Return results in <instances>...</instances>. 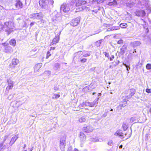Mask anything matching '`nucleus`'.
<instances>
[{
  "label": "nucleus",
  "instance_id": "obj_1",
  "mask_svg": "<svg viewBox=\"0 0 151 151\" xmlns=\"http://www.w3.org/2000/svg\"><path fill=\"white\" fill-rule=\"evenodd\" d=\"M75 5L76 7H78V8L80 9L79 11H81L83 10L85 8V7L83 5H85L86 1L84 0H75Z\"/></svg>",
  "mask_w": 151,
  "mask_h": 151
},
{
  "label": "nucleus",
  "instance_id": "obj_2",
  "mask_svg": "<svg viewBox=\"0 0 151 151\" xmlns=\"http://www.w3.org/2000/svg\"><path fill=\"white\" fill-rule=\"evenodd\" d=\"M2 45L4 46V51L7 53H11L13 51V49L9 45L6 43H2Z\"/></svg>",
  "mask_w": 151,
  "mask_h": 151
},
{
  "label": "nucleus",
  "instance_id": "obj_3",
  "mask_svg": "<svg viewBox=\"0 0 151 151\" xmlns=\"http://www.w3.org/2000/svg\"><path fill=\"white\" fill-rule=\"evenodd\" d=\"M66 137H61L60 143V147L62 151H65V150Z\"/></svg>",
  "mask_w": 151,
  "mask_h": 151
},
{
  "label": "nucleus",
  "instance_id": "obj_4",
  "mask_svg": "<svg viewBox=\"0 0 151 151\" xmlns=\"http://www.w3.org/2000/svg\"><path fill=\"white\" fill-rule=\"evenodd\" d=\"M80 18L77 17L73 19L70 22V24L73 26H76L80 22Z\"/></svg>",
  "mask_w": 151,
  "mask_h": 151
},
{
  "label": "nucleus",
  "instance_id": "obj_5",
  "mask_svg": "<svg viewBox=\"0 0 151 151\" xmlns=\"http://www.w3.org/2000/svg\"><path fill=\"white\" fill-rule=\"evenodd\" d=\"M19 63V60L17 58L13 59L11 63L9 65L10 68H14L15 65H16Z\"/></svg>",
  "mask_w": 151,
  "mask_h": 151
},
{
  "label": "nucleus",
  "instance_id": "obj_6",
  "mask_svg": "<svg viewBox=\"0 0 151 151\" xmlns=\"http://www.w3.org/2000/svg\"><path fill=\"white\" fill-rule=\"evenodd\" d=\"M135 14L138 16L143 17L145 16L146 13L144 10H137L135 12Z\"/></svg>",
  "mask_w": 151,
  "mask_h": 151
},
{
  "label": "nucleus",
  "instance_id": "obj_7",
  "mask_svg": "<svg viewBox=\"0 0 151 151\" xmlns=\"http://www.w3.org/2000/svg\"><path fill=\"white\" fill-rule=\"evenodd\" d=\"M83 130L85 132L89 133L93 130V129L92 127L89 125L84 127L83 128Z\"/></svg>",
  "mask_w": 151,
  "mask_h": 151
},
{
  "label": "nucleus",
  "instance_id": "obj_8",
  "mask_svg": "<svg viewBox=\"0 0 151 151\" xmlns=\"http://www.w3.org/2000/svg\"><path fill=\"white\" fill-rule=\"evenodd\" d=\"M15 6L16 8L17 9H19L23 7V4L20 0H17Z\"/></svg>",
  "mask_w": 151,
  "mask_h": 151
},
{
  "label": "nucleus",
  "instance_id": "obj_9",
  "mask_svg": "<svg viewBox=\"0 0 151 151\" xmlns=\"http://www.w3.org/2000/svg\"><path fill=\"white\" fill-rule=\"evenodd\" d=\"M7 82L8 83V85L6 87V90L9 91V90L12 89L13 88V82L10 80H8Z\"/></svg>",
  "mask_w": 151,
  "mask_h": 151
},
{
  "label": "nucleus",
  "instance_id": "obj_10",
  "mask_svg": "<svg viewBox=\"0 0 151 151\" xmlns=\"http://www.w3.org/2000/svg\"><path fill=\"white\" fill-rule=\"evenodd\" d=\"M114 135L116 136H119V137H122L123 135L124 134L122 132L121 130L119 129L117 130L114 133Z\"/></svg>",
  "mask_w": 151,
  "mask_h": 151
},
{
  "label": "nucleus",
  "instance_id": "obj_11",
  "mask_svg": "<svg viewBox=\"0 0 151 151\" xmlns=\"http://www.w3.org/2000/svg\"><path fill=\"white\" fill-rule=\"evenodd\" d=\"M127 45H123L120 49V53L122 55L124 54L125 52L127 47Z\"/></svg>",
  "mask_w": 151,
  "mask_h": 151
},
{
  "label": "nucleus",
  "instance_id": "obj_12",
  "mask_svg": "<svg viewBox=\"0 0 151 151\" xmlns=\"http://www.w3.org/2000/svg\"><path fill=\"white\" fill-rule=\"evenodd\" d=\"M42 63H39L36 65L34 68V72H37L38 71V70L42 66Z\"/></svg>",
  "mask_w": 151,
  "mask_h": 151
},
{
  "label": "nucleus",
  "instance_id": "obj_13",
  "mask_svg": "<svg viewBox=\"0 0 151 151\" xmlns=\"http://www.w3.org/2000/svg\"><path fill=\"white\" fill-rule=\"evenodd\" d=\"M18 137L17 135H15L11 139L9 143L10 145L12 146L13 144L16 141V140L18 139Z\"/></svg>",
  "mask_w": 151,
  "mask_h": 151
},
{
  "label": "nucleus",
  "instance_id": "obj_14",
  "mask_svg": "<svg viewBox=\"0 0 151 151\" xmlns=\"http://www.w3.org/2000/svg\"><path fill=\"white\" fill-rule=\"evenodd\" d=\"M46 0H40L39 4L40 6L42 7L45 6L46 5Z\"/></svg>",
  "mask_w": 151,
  "mask_h": 151
},
{
  "label": "nucleus",
  "instance_id": "obj_15",
  "mask_svg": "<svg viewBox=\"0 0 151 151\" xmlns=\"http://www.w3.org/2000/svg\"><path fill=\"white\" fill-rule=\"evenodd\" d=\"M128 124L126 122L123 123L122 125V127L124 130L125 131L127 130L128 128Z\"/></svg>",
  "mask_w": 151,
  "mask_h": 151
},
{
  "label": "nucleus",
  "instance_id": "obj_16",
  "mask_svg": "<svg viewBox=\"0 0 151 151\" xmlns=\"http://www.w3.org/2000/svg\"><path fill=\"white\" fill-rule=\"evenodd\" d=\"M60 68V65L58 63H56L54 65L53 69L54 70H58Z\"/></svg>",
  "mask_w": 151,
  "mask_h": 151
},
{
  "label": "nucleus",
  "instance_id": "obj_17",
  "mask_svg": "<svg viewBox=\"0 0 151 151\" xmlns=\"http://www.w3.org/2000/svg\"><path fill=\"white\" fill-rule=\"evenodd\" d=\"M79 137L81 139H86V136L82 132H80V133Z\"/></svg>",
  "mask_w": 151,
  "mask_h": 151
},
{
  "label": "nucleus",
  "instance_id": "obj_18",
  "mask_svg": "<svg viewBox=\"0 0 151 151\" xmlns=\"http://www.w3.org/2000/svg\"><path fill=\"white\" fill-rule=\"evenodd\" d=\"M9 43L11 45L14 47L16 45V41L14 39H12L10 40Z\"/></svg>",
  "mask_w": 151,
  "mask_h": 151
},
{
  "label": "nucleus",
  "instance_id": "obj_19",
  "mask_svg": "<svg viewBox=\"0 0 151 151\" xmlns=\"http://www.w3.org/2000/svg\"><path fill=\"white\" fill-rule=\"evenodd\" d=\"M59 41V38H53L52 42H51V45H53L58 43Z\"/></svg>",
  "mask_w": 151,
  "mask_h": 151
},
{
  "label": "nucleus",
  "instance_id": "obj_20",
  "mask_svg": "<svg viewBox=\"0 0 151 151\" xmlns=\"http://www.w3.org/2000/svg\"><path fill=\"white\" fill-rule=\"evenodd\" d=\"M117 4V1L115 0H114L112 2H110L108 3V4L109 6H112V5H116Z\"/></svg>",
  "mask_w": 151,
  "mask_h": 151
},
{
  "label": "nucleus",
  "instance_id": "obj_21",
  "mask_svg": "<svg viewBox=\"0 0 151 151\" xmlns=\"http://www.w3.org/2000/svg\"><path fill=\"white\" fill-rule=\"evenodd\" d=\"M135 90L133 88L130 89V95L132 96H133L135 93Z\"/></svg>",
  "mask_w": 151,
  "mask_h": 151
},
{
  "label": "nucleus",
  "instance_id": "obj_22",
  "mask_svg": "<svg viewBox=\"0 0 151 151\" xmlns=\"http://www.w3.org/2000/svg\"><path fill=\"white\" fill-rule=\"evenodd\" d=\"M101 0H92V2L93 4H99L101 2Z\"/></svg>",
  "mask_w": 151,
  "mask_h": 151
},
{
  "label": "nucleus",
  "instance_id": "obj_23",
  "mask_svg": "<svg viewBox=\"0 0 151 151\" xmlns=\"http://www.w3.org/2000/svg\"><path fill=\"white\" fill-rule=\"evenodd\" d=\"M86 120V119L83 116L81 117L79 119V122L81 123L85 122Z\"/></svg>",
  "mask_w": 151,
  "mask_h": 151
},
{
  "label": "nucleus",
  "instance_id": "obj_24",
  "mask_svg": "<svg viewBox=\"0 0 151 151\" xmlns=\"http://www.w3.org/2000/svg\"><path fill=\"white\" fill-rule=\"evenodd\" d=\"M120 27L122 28H125L126 27L127 25V24L124 23H121L120 25Z\"/></svg>",
  "mask_w": 151,
  "mask_h": 151
},
{
  "label": "nucleus",
  "instance_id": "obj_25",
  "mask_svg": "<svg viewBox=\"0 0 151 151\" xmlns=\"http://www.w3.org/2000/svg\"><path fill=\"white\" fill-rule=\"evenodd\" d=\"M140 43L138 41L135 42L133 44V47H135L140 45Z\"/></svg>",
  "mask_w": 151,
  "mask_h": 151
},
{
  "label": "nucleus",
  "instance_id": "obj_26",
  "mask_svg": "<svg viewBox=\"0 0 151 151\" xmlns=\"http://www.w3.org/2000/svg\"><path fill=\"white\" fill-rule=\"evenodd\" d=\"M66 7L65 5H62L60 7L61 11H62L65 12H66Z\"/></svg>",
  "mask_w": 151,
  "mask_h": 151
},
{
  "label": "nucleus",
  "instance_id": "obj_27",
  "mask_svg": "<svg viewBox=\"0 0 151 151\" xmlns=\"http://www.w3.org/2000/svg\"><path fill=\"white\" fill-rule=\"evenodd\" d=\"M60 97V95L58 94H54L53 95V96H52V98L53 99H57L59 98Z\"/></svg>",
  "mask_w": 151,
  "mask_h": 151
},
{
  "label": "nucleus",
  "instance_id": "obj_28",
  "mask_svg": "<svg viewBox=\"0 0 151 151\" xmlns=\"http://www.w3.org/2000/svg\"><path fill=\"white\" fill-rule=\"evenodd\" d=\"M146 68L147 70H150L151 69V64L148 63L146 65Z\"/></svg>",
  "mask_w": 151,
  "mask_h": 151
},
{
  "label": "nucleus",
  "instance_id": "obj_29",
  "mask_svg": "<svg viewBox=\"0 0 151 151\" xmlns=\"http://www.w3.org/2000/svg\"><path fill=\"white\" fill-rule=\"evenodd\" d=\"M4 142L0 144V148L1 149H5L6 148L5 145L3 146Z\"/></svg>",
  "mask_w": 151,
  "mask_h": 151
},
{
  "label": "nucleus",
  "instance_id": "obj_30",
  "mask_svg": "<svg viewBox=\"0 0 151 151\" xmlns=\"http://www.w3.org/2000/svg\"><path fill=\"white\" fill-rule=\"evenodd\" d=\"M89 86H87L84 88L83 89V91L85 92V91H87V90H89Z\"/></svg>",
  "mask_w": 151,
  "mask_h": 151
},
{
  "label": "nucleus",
  "instance_id": "obj_31",
  "mask_svg": "<svg viewBox=\"0 0 151 151\" xmlns=\"http://www.w3.org/2000/svg\"><path fill=\"white\" fill-rule=\"evenodd\" d=\"M87 59L86 58H83L80 60V62L82 63H84L87 61Z\"/></svg>",
  "mask_w": 151,
  "mask_h": 151
},
{
  "label": "nucleus",
  "instance_id": "obj_32",
  "mask_svg": "<svg viewBox=\"0 0 151 151\" xmlns=\"http://www.w3.org/2000/svg\"><path fill=\"white\" fill-rule=\"evenodd\" d=\"M123 42V40L122 39H120L117 41V43L119 44H122Z\"/></svg>",
  "mask_w": 151,
  "mask_h": 151
},
{
  "label": "nucleus",
  "instance_id": "obj_33",
  "mask_svg": "<svg viewBox=\"0 0 151 151\" xmlns=\"http://www.w3.org/2000/svg\"><path fill=\"white\" fill-rule=\"evenodd\" d=\"M72 147H70L69 148H68V151H79L78 149L76 148L74 149V150L73 151H72Z\"/></svg>",
  "mask_w": 151,
  "mask_h": 151
},
{
  "label": "nucleus",
  "instance_id": "obj_34",
  "mask_svg": "<svg viewBox=\"0 0 151 151\" xmlns=\"http://www.w3.org/2000/svg\"><path fill=\"white\" fill-rule=\"evenodd\" d=\"M145 91L147 93H151V89L146 88L145 90Z\"/></svg>",
  "mask_w": 151,
  "mask_h": 151
},
{
  "label": "nucleus",
  "instance_id": "obj_35",
  "mask_svg": "<svg viewBox=\"0 0 151 151\" xmlns=\"http://www.w3.org/2000/svg\"><path fill=\"white\" fill-rule=\"evenodd\" d=\"M51 55V54H50V52L49 51H48L47 53V55L46 56V58L47 59Z\"/></svg>",
  "mask_w": 151,
  "mask_h": 151
},
{
  "label": "nucleus",
  "instance_id": "obj_36",
  "mask_svg": "<svg viewBox=\"0 0 151 151\" xmlns=\"http://www.w3.org/2000/svg\"><path fill=\"white\" fill-rule=\"evenodd\" d=\"M108 144L109 145L111 146L113 145V142L112 141H109L108 142Z\"/></svg>",
  "mask_w": 151,
  "mask_h": 151
},
{
  "label": "nucleus",
  "instance_id": "obj_37",
  "mask_svg": "<svg viewBox=\"0 0 151 151\" xmlns=\"http://www.w3.org/2000/svg\"><path fill=\"white\" fill-rule=\"evenodd\" d=\"M104 54L105 56L109 58V54L108 53L106 52H104Z\"/></svg>",
  "mask_w": 151,
  "mask_h": 151
},
{
  "label": "nucleus",
  "instance_id": "obj_38",
  "mask_svg": "<svg viewBox=\"0 0 151 151\" xmlns=\"http://www.w3.org/2000/svg\"><path fill=\"white\" fill-rule=\"evenodd\" d=\"M54 90H55V91H57L59 89V88L58 87L56 86H55L54 87Z\"/></svg>",
  "mask_w": 151,
  "mask_h": 151
},
{
  "label": "nucleus",
  "instance_id": "obj_39",
  "mask_svg": "<svg viewBox=\"0 0 151 151\" xmlns=\"http://www.w3.org/2000/svg\"><path fill=\"white\" fill-rule=\"evenodd\" d=\"M114 58V55H112L111 57L109 58L110 60V61H112Z\"/></svg>",
  "mask_w": 151,
  "mask_h": 151
},
{
  "label": "nucleus",
  "instance_id": "obj_40",
  "mask_svg": "<svg viewBox=\"0 0 151 151\" xmlns=\"http://www.w3.org/2000/svg\"><path fill=\"white\" fill-rule=\"evenodd\" d=\"M35 24L34 22H32L30 24V26L31 27H32Z\"/></svg>",
  "mask_w": 151,
  "mask_h": 151
},
{
  "label": "nucleus",
  "instance_id": "obj_41",
  "mask_svg": "<svg viewBox=\"0 0 151 151\" xmlns=\"http://www.w3.org/2000/svg\"><path fill=\"white\" fill-rule=\"evenodd\" d=\"M32 149L31 148H28V151H32Z\"/></svg>",
  "mask_w": 151,
  "mask_h": 151
},
{
  "label": "nucleus",
  "instance_id": "obj_42",
  "mask_svg": "<svg viewBox=\"0 0 151 151\" xmlns=\"http://www.w3.org/2000/svg\"><path fill=\"white\" fill-rule=\"evenodd\" d=\"M55 49V47H51L50 50H54Z\"/></svg>",
  "mask_w": 151,
  "mask_h": 151
},
{
  "label": "nucleus",
  "instance_id": "obj_43",
  "mask_svg": "<svg viewBox=\"0 0 151 151\" xmlns=\"http://www.w3.org/2000/svg\"><path fill=\"white\" fill-rule=\"evenodd\" d=\"M96 44L97 43H99V44H101V42L100 41V40H99V41H98L96 43Z\"/></svg>",
  "mask_w": 151,
  "mask_h": 151
},
{
  "label": "nucleus",
  "instance_id": "obj_44",
  "mask_svg": "<svg viewBox=\"0 0 151 151\" xmlns=\"http://www.w3.org/2000/svg\"><path fill=\"white\" fill-rule=\"evenodd\" d=\"M89 55L86 54L85 55H83V56L84 57H86L88 56Z\"/></svg>",
  "mask_w": 151,
  "mask_h": 151
},
{
  "label": "nucleus",
  "instance_id": "obj_45",
  "mask_svg": "<svg viewBox=\"0 0 151 151\" xmlns=\"http://www.w3.org/2000/svg\"><path fill=\"white\" fill-rule=\"evenodd\" d=\"M12 23L11 22H8L7 23V24L8 25H11V24Z\"/></svg>",
  "mask_w": 151,
  "mask_h": 151
},
{
  "label": "nucleus",
  "instance_id": "obj_46",
  "mask_svg": "<svg viewBox=\"0 0 151 151\" xmlns=\"http://www.w3.org/2000/svg\"><path fill=\"white\" fill-rule=\"evenodd\" d=\"M122 145H121L119 147V148L121 149L122 148Z\"/></svg>",
  "mask_w": 151,
  "mask_h": 151
},
{
  "label": "nucleus",
  "instance_id": "obj_47",
  "mask_svg": "<svg viewBox=\"0 0 151 151\" xmlns=\"http://www.w3.org/2000/svg\"><path fill=\"white\" fill-rule=\"evenodd\" d=\"M26 147V144H24V147H23V148L24 149H25V148Z\"/></svg>",
  "mask_w": 151,
  "mask_h": 151
},
{
  "label": "nucleus",
  "instance_id": "obj_48",
  "mask_svg": "<svg viewBox=\"0 0 151 151\" xmlns=\"http://www.w3.org/2000/svg\"><path fill=\"white\" fill-rule=\"evenodd\" d=\"M111 36V35H107V36H106L105 37H110Z\"/></svg>",
  "mask_w": 151,
  "mask_h": 151
},
{
  "label": "nucleus",
  "instance_id": "obj_49",
  "mask_svg": "<svg viewBox=\"0 0 151 151\" xmlns=\"http://www.w3.org/2000/svg\"><path fill=\"white\" fill-rule=\"evenodd\" d=\"M10 34V32H7V35H9Z\"/></svg>",
  "mask_w": 151,
  "mask_h": 151
},
{
  "label": "nucleus",
  "instance_id": "obj_50",
  "mask_svg": "<svg viewBox=\"0 0 151 151\" xmlns=\"http://www.w3.org/2000/svg\"><path fill=\"white\" fill-rule=\"evenodd\" d=\"M5 139L4 140V141L6 139L7 137V136H5Z\"/></svg>",
  "mask_w": 151,
  "mask_h": 151
},
{
  "label": "nucleus",
  "instance_id": "obj_51",
  "mask_svg": "<svg viewBox=\"0 0 151 151\" xmlns=\"http://www.w3.org/2000/svg\"><path fill=\"white\" fill-rule=\"evenodd\" d=\"M149 12H151V9H149Z\"/></svg>",
  "mask_w": 151,
  "mask_h": 151
},
{
  "label": "nucleus",
  "instance_id": "obj_52",
  "mask_svg": "<svg viewBox=\"0 0 151 151\" xmlns=\"http://www.w3.org/2000/svg\"><path fill=\"white\" fill-rule=\"evenodd\" d=\"M149 111H150V113H151V107Z\"/></svg>",
  "mask_w": 151,
  "mask_h": 151
},
{
  "label": "nucleus",
  "instance_id": "obj_53",
  "mask_svg": "<svg viewBox=\"0 0 151 151\" xmlns=\"http://www.w3.org/2000/svg\"><path fill=\"white\" fill-rule=\"evenodd\" d=\"M49 73L50 74L51 73V72L50 71H48Z\"/></svg>",
  "mask_w": 151,
  "mask_h": 151
},
{
  "label": "nucleus",
  "instance_id": "obj_54",
  "mask_svg": "<svg viewBox=\"0 0 151 151\" xmlns=\"http://www.w3.org/2000/svg\"><path fill=\"white\" fill-rule=\"evenodd\" d=\"M111 67H112V66H111V65H110V68H111Z\"/></svg>",
  "mask_w": 151,
  "mask_h": 151
},
{
  "label": "nucleus",
  "instance_id": "obj_55",
  "mask_svg": "<svg viewBox=\"0 0 151 151\" xmlns=\"http://www.w3.org/2000/svg\"><path fill=\"white\" fill-rule=\"evenodd\" d=\"M95 93H93V95Z\"/></svg>",
  "mask_w": 151,
  "mask_h": 151
},
{
  "label": "nucleus",
  "instance_id": "obj_56",
  "mask_svg": "<svg viewBox=\"0 0 151 151\" xmlns=\"http://www.w3.org/2000/svg\"><path fill=\"white\" fill-rule=\"evenodd\" d=\"M24 151H27V150H24Z\"/></svg>",
  "mask_w": 151,
  "mask_h": 151
},
{
  "label": "nucleus",
  "instance_id": "obj_57",
  "mask_svg": "<svg viewBox=\"0 0 151 151\" xmlns=\"http://www.w3.org/2000/svg\"><path fill=\"white\" fill-rule=\"evenodd\" d=\"M115 37V36H113V37Z\"/></svg>",
  "mask_w": 151,
  "mask_h": 151
},
{
  "label": "nucleus",
  "instance_id": "obj_58",
  "mask_svg": "<svg viewBox=\"0 0 151 151\" xmlns=\"http://www.w3.org/2000/svg\"><path fill=\"white\" fill-rule=\"evenodd\" d=\"M133 119V118L132 117V118H131V119Z\"/></svg>",
  "mask_w": 151,
  "mask_h": 151
}]
</instances>
